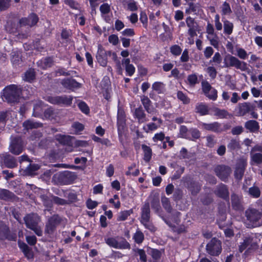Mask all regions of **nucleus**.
Returning a JSON list of instances; mask_svg holds the SVG:
<instances>
[{
    "mask_svg": "<svg viewBox=\"0 0 262 262\" xmlns=\"http://www.w3.org/2000/svg\"><path fill=\"white\" fill-rule=\"evenodd\" d=\"M231 168L227 165H219L214 168L216 175L222 181H226L231 173Z\"/></svg>",
    "mask_w": 262,
    "mask_h": 262,
    "instance_id": "obj_14",
    "label": "nucleus"
},
{
    "mask_svg": "<svg viewBox=\"0 0 262 262\" xmlns=\"http://www.w3.org/2000/svg\"><path fill=\"white\" fill-rule=\"evenodd\" d=\"M162 203L163 207L168 212H171L172 208L170 205V201L169 199L166 197L162 198Z\"/></svg>",
    "mask_w": 262,
    "mask_h": 262,
    "instance_id": "obj_49",
    "label": "nucleus"
},
{
    "mask_svg": "<svg viewBox=\"0 0 262 262\" xmlns=\"http://www.w3.org/2000/svg\"><path fill=\"white\" fill-rule=\"evenodd\" d=\"M38 67L42 70H46L49 67V57L42 58L37 62Z\"/></svg>",
    "mask_w": 262,
    "mask_h": 262,
    "instance_id": "obj_40",
    "label": "nucleus"
},
{
    "mask_svg": "<svg viewBox=\"0 0 262 262\" xmlns=\"http://www.w3.org/2000/svg\"><path fill=\"white\" fill-rule=\"evenodd\" d=\"M51 198L52 202L56 204L60 205L68 204V202L67 200L60 198L58 196H52Z\"/></svg>",
    "mask_w": 262,
    "mask_h": 262,
    "instance_id": "obj_55",
    "label": "nucleus"
},
{
    "mask_svg": "<svg viewBox=\"0 0 262 262\" xmlns=\"http://www.w3.org/2000/svg\"><path fill=\"white\" fill-rule=\"evenodd\" d=\"M130 214V211H129V210L121 211L118 214V216L117 217V221H125L127 219L128 216H129Z\"/></svg>",
    "mask_w": 262,
    "mask_h": 262,
    "instance_id": "obj_53",
    "label": "nucleus"
},
{
    "mask_svg": "<svg viewBox=\"0 0 262 262\" xmlns=\"http://www.w3.org/2000/svg\"><path fill=\"white\" fill-rule=\"evenodd\" d=\"M225 67H234L243 72H247L248 74L251 73V70L247 66L246 62L241 61L237 58L231 55H227L224 58Z\"/></svg>",
    "mask_w": 262,
    "mask_h": 262,
    "instance_id": "obj_5",
    "label": "nucleus"
},
{
    "mask_svg": "<svg viewBox=\"0 0 262 262\" xmlns=\"http://www.w3.org/2000/svg\"><path fill=\"white\" fill-rule=\"evenodd\" d=\"M187 81L188 84L190 86H194L196 83H198V76L195 74L189 75L187 77Z\"/></svg>",
    "mask_w": 262,
    "mask_h": 262,
    "instance_id": "obj_48",
    "label": "nucleus"
},
{
    "mask_svg": "<svg viewBox=\"0 0 262 262\" xmlns=\"http://www.w3.org/2000/svg\"><path fill=\"white\" fill-rule=\"evenodd\" d=\"M78 107L81 111L82 112L85 114H88L89 113L90 110L88 105L83 101L80 102L78 104Z\"/></svg>",
    "mask_w": 262,
    "mask_h": 262,
    "instance_id": "obj_64",
    "label": "nucleus"
},
{
    "mask_svg": "<svg viewBox=\"0 0 262 262\" xmlns=\"http://www.w3.org/2000/svg\"><path fill=\"white\" fill-rule=\"evenodd\" d=\"M177 97L180 100L182 101L184 104H188L190 102L189 98L182 91H178L177 92Z\"/></svg>",
    "mask_w": 262,
    "mask_h": 262,
    "instance_id": "obj_52",
    "label": "nucleus"
},
{
    "mask_svg": "<svg viewBox=\"0 0 262 262\" xmlns=\"http://www.w3.org/2000/svg\"><path fill=\"white\" fill-rule=\"evenodd\" d=\"M247 166V159L242 158L237 161L234 171V176L237 180H241Z\"/></svg>",
    "mask_w": 262,
    "mask_h": 262,
    "instance_id": "obj_15",
    "label": "nucleus"
},
{
    "mask_svg": "<svg viewBox=\"0 0 262 262\" xmlns=\"http://www.w3.org/2000/svg\"><path fill=\"white\" fill-rule=\"evenodd\" d=\"M142 148L144 152V160L146 162H149L152 156V150L151 148L145 144L142 145Z\"/></svg>",
    "mask_w": 262,
    "mask_h": 262,
    "instance_id": "obj_35",
    "label": "nucleus"
},
{
    "mask_svg": "<svg viewBox=\"0 0 262 262\" xmlns=\"http://www.w3.org/2000/svg\"><path fill=\"white\" fill-rule=\"evenodd\" d=\"M40 166L35 163H30L25 169H22L21 174L25 176H32L36 173Z\"/></svg>",
    "mask_w": 262,
    "mask_h": 262,
    "instance_id": "obj_22",
    "label": "nucleus"
},
{
    "mask_svg": "<svg viewBox=\"0 0 262 262\" xmlns=\"http://www.w3.org/2000/svg\"><path fill=\"white\" fill-rule=\"evenodd\" d=\"M10 152L15 155L20 154L24 149V142L20 137H15L11 141L9 145Z\"/></svg>",
    "mask_w": 262,
    "mask_h": 262,
    "instance_id": "obj_11",
    "label": "nucleus"
},
{
    "mask_svg": "<svg viewBox=\"0 0 262 262\" xmlns=\"http://www.w3.org/2000/svg\"><path fill=\"white\" fill-rule=\"evenodd\" d=\"M207 252L211 255H218L221 252V243L215 238H212L206 246Z\"/></svg>",
    "mask_w": 262,
    "mask_h": 262,
    "instance_id": "obj_13",
    "label": "nucleus"
},
{
    "mask_svg": "<svg viewBox=\"0 0 262 262\" xmlns=\"http://www.w3.org/2000/svg\"><path fill=\"white\" fill-rule=\"evenodd\" d=\"M150 220V208L149 204L148 203H145L142 208L141 223L144 225V226L150 230L151 231H154L155 228L153 226L151 223L149 221Z\"/></svg>",
    "mask_w": 262,
    "mask_h": 262,
    "instance_id": "obj_8",
    "label": "nucleus"
},
{
    "mask_svg": "<svg viewBox=\"0 0 262 262\" xmlns=\"http://www.w3.org/2000/svg\"><path fill=\"white\" fill-rule=\"evenodd\" d=\"M231 203L232 206L234 210L242 211L243 210V206L242 202V198L235 194L231 195Z\"/></svg>",
    "mask_w": 262,
    "mask_h": 262,
    "instance_id": "obj_25",
    "label": "nucleus"
},
{
    "mask_svg": "<svg viewBox=\"0 0 262 262\" xmlns=\"http://www.w3.org/2000/svg\"><path fill=\"white\" fill-rule=\"evenodd\" d=\"M40 198L46 207L45 210L49 211V197L47 194H41L40 196Z\"/></svg>",
    "mask_w": 262,
    "mask_h": 262,
    "instance_id": "obj_59",
    "label": "nucleus"
},
{
    "mask_svg": "<svg viewBox=\"0 0 262 262\" xmlns=\"http://www.w3.org/2000/svg\"><path fill=\"white\" fill-rule=\"evenodd\" d=\"M200 125L204 129L213 132L215 133H220L223 131L221 128V125L217 122H214L211 123H201Z\"/></svg>",
    "mask_w": 262,
    "mask_h": 262,
    "instance_id": "obj_21",
    "label": "nucleus"
},
{
    "mask_svg": "<svg viewBox=\"0 0 262 262\" xmlns=\"http://www.w3.org/2000/svg\"><path fill=\"white\" fill-rule=\"evenodd\" d=\"M133 238L136 243L141 244L144 239V235L140 230H138L135 233Z\"/></svg>",
    "mask_w": 262,
    "mask_h": 262,
    "instance_id": "obj_47",
    "label": "nucleus"
},
{
    "mask_svg": "<svg viewBox=\"0 0 262 262\" xmlns=\"http://www.w3.org/2000/svg\"><path fill=\"white\" fill-rule=\"evenodd\" d=\"M249 193L252 197L258 198L260 195V191L258 187L253 186L249 189Z\"/></svg>",
    "mask_w": 262,
    "mask_h": 262,
    "instance_id": "obj_45",
    "label": "nucleus"
},
{
    "mask_svg": "<svg viewBox=\"0 0 262 262\" xmlns=\"http://www.w3.org/2000/svg\"><path fill=\"white\" fill-rule=\"evenodd\" d=\"M73 137L69 135H62L60 134L56 135V139L61 144L63 145H71Z\"/></svg>",
    "mask_w": 262,
    "mask_h": 262,
    "instance_id": "obj_30",
    "label": "nucleus"
},
{
    "mask_svg": "<svg viewBox=\"0 0 262 262\" xmlns=\"http://www.w3.org/2000/svg\"><path fill=\"white\" fill-rule=\"evenodd\" d=\"M250 157L252 161L256 164H259L262 163V154L260 153H255L250 151Z\"/></svg>",
    "mask_w": 262,
    "mask_h": 262,
    "instance_id": "obj_44",
    "label": "nucleus"
},
{
    "mask_svg": "<svg viewBox=\"0 0 262 262\" xmlns=\"http://www.w3.org/2000/svg\"><path fill=\"white\" fill-rule=\"evenodd\" d=\"M224 32L225 34L230 35L232 33L233 29V24L230 21L225 19L223 20Z\"/></svg>",
    "mask_w": 262,
    "mask_h": 262,
    "instance_id": "obj_36",
    "label": "nucleus"
},
{
    "mask_svg": "<svg viewBox=\"0 0 262 262\" xmlns=\"http://www.w3.org/2000/svg\"><path fill=\"white\" fill-rule=\"evenodd\" d=\"M245 223L248 228L262 225V212L255 208H249L245 212Z\"/></svg>",
    "mask_w": 262,
    "mask_h": 262,
    "instance_id": "obj_2",
    "label": "nucleus"
},
{
    "mask_svg": "<svg viewBox=\"0 0 262 262\" xmlns=\"http://www.w3.org/2000/svg\"><path fill=\"white\" fill-rule=\"evenodd\" d=\"M15 196L14 193L5 189L0 190V199L5 201H9L13 200Z\"/></svg>",
    "mask_w": 262,
    "mask_h": 262,
    "instance_id": "obj_29",
    "label": "nucleus"
},
{
    "mask_svg": "<svg viewBox=\"0 0 262 262\" xmlns=\"http://www.w3.org/2000/svg\"><path fill=\"white\" fill-rule=\"evenodd\" d=\"M152 89L158 94L163 93L165 90V84L161 82H155L152 85Z\"/></svg>",
    "mask_w": 262,
    "mask_h": 262,
    "instance_id": "obj_41",
    "label": "nucleus"
},
{
    "mask_svg": "<svg viewBox=\"0 0 262 262\" xmlns=\"http://www.w3.org/2000/svg\"><path fill=\"white\" fill-rule=\"evenodd\" d=\"M0 166L8 168H14L17 166L16 159L8 152L0 154Z\"/></svg>",
    "mask_w": 262,
    "mask_h": 262,
    "instance_id": "obj_9",
    "label": "nucleus"
},
{
    "mask_svg": "<svg viewBox=\"0 0 262 262\" xmlns=\"http://www.w3.org/2000/svg\"><path fill=\"white\" fill-rule=\"evenodd\" d=\"M61 84L64 88L71 91L79 88L81 86L79 82L72 78H64L62 79L61 81Z\"/></svg>",
    "mask_w": 262,
    "mask_h": 262,
    "instance_id": "obj_20",
    "label": "nucleus"
},
{
    "mask_svg": "<svg viewBox=\"0 0 262 262\" xmlns=\"http://www.w3.org/2000/svg\"><path fill=\"white\" fill-rule=\"evenodd\" d=\"M222 61V57L219 52H216L212 59L209 61V63H211L212 62L215 63L216 64H219L221 63Z\"/></svg>",
    "mask_w": 262,
    "mask_h": 262,
    "instance_id": "obj_58",
    "label": "nucleus"
},
{
    "mask_svg": "<svg viewBox=\"0 0 262 262\" xmlns=\"http://www.w3.org/2000/svg\"><path fill=\"white\" fill-rule=\"evenodd\" d=\"M39 221V216L36 213L27 214L24 217V221L26 227L33 230L38 236H41L42 233L40 227L38 226Z\"/></svg>",
    "mask_w": 262,
    "mask_h": 262,
    "instance_id": "obj_6",
    "label": "nucleus"
},
{
    "mask_svg": "<svg viewBox=\"0 0 262 262\" xmlns=\"http://www.w3.org/2000/svg\"><path fill=\"white\" fill-rule=\"evenodd\" d=\"M186 26L188 28V34L191 37L196 36V31L198 30L199 25L194 19L190 16H188L186 18Z\"/></svg>",
    "mask_w": 262,
    "mask_h": 262,
    "instance_id": "obj_17",
    "label": "nucleus"
},
{
    "mask_svg": "<svg viewBox=\"0 0 262 262\" xmlns=\"http://www.w3.org/2000/svg\"><path fill=\"white\" fill-rule=\"evenodd\" d=\"M260 237L261 235L259 234H251L245 237L243 242L239 245V251L242 252L246 248L248 250L257 249Z\"/></svg>",
    "mask_w": 262,
    "mask_h": 262,
    "instance_id": "obj_4",
    "label": "nucleus"
},
{
    "mask_svg": "<svg viewBox=\"0 0 262 262\" xmlns=\"http://www.w3.org/2000/svg\"><path fill=\"white\" fill-rule=\"evenodd\" d=\"M161 125L157 124V123L150 122L143 127V130L148 133L150 132L155 130L158 128Z\"/></svg>",
    "mask_w": 262,
    "mask_h": 262,
    "instance_id": "obj_42",
    "label": "nucleus"
},
{
    "mask_svg": "<svg viewBox=\"0 0 262 262\" xmlns=\"http://www.w3.org/2000/svg\"><path fill=\"white\" fill-rule=\"evenodd\" d=\"M72 127L75 130V132L76 134L84 129V125L82 123L78 122L73 123Z\"/></svg>",
    "mask_w": 262,
    "mask_h": 262,
    "instance_id": "obj_63",
    "label": "nucleus"
},
{
    "mask_svg": "<svg viewBox=\"0 0 262 262\" xmlns=\"http://www.w3.org/2000/svg\"><path fill=\"white\" fill-rule=\"evenodd\" d=\"M21 91L15 84L6 86L3 90V98L9 103H14L19 101Z\"/></svg>",
    "mask_w": 262,
    "mask_h": 262,
    "instance_id": "obj_3",
    "label": "nucleus"
},
{
    "mask_svg": "<svg viewBox=\"0 0 262 262\" xmlns=\"http://www.w3.org/2000/svg\"><path fill=\"white\" fill-rule=\"evenodd\" d=\"M188 5L189 7L186 9V13L187 14H190L192 12L196 13L198 7L192 2L188 3Z\"/></svg>",
    "mask_w": 262,
    "mask_h": 262,
    "instance_id": "obj_60",
    "label": "nucleus"
},
{
    "mask_svg": "<svg viewBox=\"0 0 262 262\" xmlns=\"http://www.w3.org/2000/svg\"><path fill=\"white\" fill-rule=\"evenodd\" d=\"M245 127L251 132H257L259 128V124L255 120H249L246 122Z\"/></svg>",
    "mask_w": 262,
    "mask_h": 262,
    "instance_id": "obj_33",
    "label": "nucleus"
},
{
    "mask_svg": "<svg viewBox=\"0 0 262 262\" xmlns=\"http://www.w3.org/2000/svg\"><path fill=\"white\" fill-rule=\"evenodd\" d=\"M130 248V244L125 239H123L120 242H118L117 249H126Z\"/></svg>",
    "mask_w": 262,
    "mask_h": 262,
    "instance_id": "obj_62",
    "label": "nucleus"
},
{
    "mask_svg": "<svg viewBox=\"0 0 262 262\" xmlns=\"http://www.w3.org/2000/svg\"><path fill=\"white\" fill-rule=\"evenodd\" d=\"M150 254L155 260H159L162 255V251L156 249H151Z\"/></svg>",
    "mask_w": 262,
    "mask_h": 262,
    "instance_id": "obj_50",
    "label": "nucleus"
},
{
    "mask_svg": "<svg viewBox=\"0 0 262 262\" xmlns=\"http://www.w3.org/2000/svg\"><path fill=\"white\" fill-rule=\"evenodd\" d=\"M141 101L145 111L149 114L154 115L156 112V109L152 106L151 101L146 96L141 97Z\"/></svg>",
    "mask_w": 262,
    "mask_h": 262,
    "instance_id": "obj_24",
    "label": "nucleus"
},
{
    "mask_svg": "<svg viewBox=\"0 0 262 262\" xmlns=\"http://www.w3.org/2000/svg\"><path fill=\"white\" fill-rule=\"evenodd\" d=\"M206 37L210 41L211 45L213 46L215 48L219 47L218 37L215 32H214L212 34H207Z\"/></svg>",
    "mask_w": 262,
    "mask_h": 262,
    "instance_id": "obj_37",
    "label": "nucleus"
},
{
    "mask_svg": "<svg viewBox=\"0 0 262 262\" xmlns=\"http://www.w3.org/2000/svg\"><path fill=\"white\" fill-rule=\"evenodd\" d=\"M134 116L138 119L139 123H144L149 120L146 118V114L141 106L135 109Z\"/></svg>",
    "mask_w": 262,
    "mask_h": 262,
    "instance_id": "obj_27",
    "label": "nucleus"
},
{
    "mask_svg": "<svg viewBox=\"0 0 262 262\" xmlns=\"http://www.w3.org/2000/svg\"><path fill=\"white\" fill-rule=\"evenodd\" d=\"M170 52L174 56H179L182 52L181 47L177 45L172 46L170 48Z\"/></svg>",
    "mask_w": 262,
    "mask_h": 262,
    "instance_id": "obj_57",
    "label": "nucleus"
},
{
    "mask_svg": "<svg viewBox=\"0 0 262 262\" xmlns=\"http://www.w3.org/2000/svg\"><path fill=\"white\" fill-rule=\"evenodd\" d=\"M196 112L200 114L201 115H206L208 113V106L202 103L197 104L195 106Z\"/></svg>",
    "mask_w": 262,
    "mask_h": 262,
    "instance_id": "obj_38",
    "label": "nucleus"
},
{
    "mask_svg": "<svg viewBox=\"0 0 262 262\" xmlns=\"http://www.w3.org/2000/svg\"><path fill=\"white\" fill-rule=\"evenodd\" d=\"M42 126V124L41 123L34 122L31 120H27L24 122L23 127L27 129H32L33 128H38Z\"/></svg>",
    "mask_w": 262,
    "mask_h": 262,
    "instance_id": "obj_32",
    "label": "nucleus"
},
{
    "mask_svg": "<svg viewBox=\"0 0 262 262\" xmlns=\"http://www.w3.org/2000/svg\"><path fill=\"white\" fill-rule=\"evenodd\" d=\"M73 98L72 96L67 95L50 97V103L58 105L70 106L72 104Z\"/></svg>",
    "mask_w": 262,
    "mask_h": 262,
    "instance_id": "obj_16",
    "label": "nucleus"
},
{
    "mask_svg": "<svg viewBox=\"0 0 262 262\" xmlns=\"http://www.w3.org/2000/svg\"><path fill=\"white\" fill-rule=\"evenodd\" d=\"M17 235L10 231L9 227L4 222L0 221V240L16 241Z\"/></svg>",
    "mask_w": 262,
    "mask_h": 262,
    "instance_id": "obj_10",
    "label": "nucleus"
},
{
    "mask_svg": "<svg viewBox=\"0 0 262 262\" xmlns=\"http://www.w3.org/2000/svg\"><path fill=\"white\" fill-rule=\"evenodd\" d=\"M42 136V134L39 130H36L32 132L29 137V140L31 141L38 140Z\"/></svg>",
    "mask_w": 262,
    "mask_h": 262,
    "instance_id": "obj_51",
    "label": "nucleus"
},
{
    "mask_svg": "<svg viewBox=\"0 0 262 262\" xmlns=\"http://www.w3.org/2000/svg\"><path fill=\"white\" fill-rule=\"evenodd\" d=\"M215 194L219 197L226 199L229 196V192L226 185H220L215 191Z\"/></svg>",
    "mask_w": 262,
    "mask_h": 262,
    "instance_id": "obj_28",
    "label": "nucleus"
},
{
    "mask_svg": "<svg viewBox=\"0 0 262 262\" xmlns=\"http://www.w3.org/2000/svg\"><path fill=\"white\" fill-rule=\"evenodd\" d=\"M11 61L13 66H18L21 60V52L19 51H12L11 53Z\"/></svg>",
    "mask_w": 262,
    "mask_h": 262,
    "instance_id": "obj_34",
    "label": "nucleus"
},
{
    "mask_svg": "<svg viewBox=\"0 0 262 262\" xmlns=\"http://www.w3.org/2000/svg\"><path fill=\"white\" fill-rule=\"evenodd\" d=\"M228 148L231 150H235L240 148V144L238 140L232 139L227 145Z\"/></svg>",
    "mask_w": 262,
    "mask_h": 262,
    "instance_id": "obj_43",
    "label": "nucleus"
},
{
    "mask_svg": "<svg viewBox=\"0 0 262 262\" xmlns=\"http://www.w3.org/2000/svg\"><path fill=\"white\" fill-rule=\"evenodd\" d=\"M74 71H68L67 72L66 69L64 68H59L55 71V76H70L73 74Z\"/></svg>",
    "mask_w": 262,
    "mask_h": 262,
    "instance_id": "obj_56",
    "label": "nucleus"
},
{
    "mask_svg": "<svg viewBox=\"0 0 262 262\" xmlns=\"http://www.w3.org/2000/svg\"><path fill=\"white\" fill-rule=\"evenodd\" d=\"M18 246L23 252L25 257L28 259L33 258L34 257L32 249L24 242H18Z\"/></svg>",
    "mask_w": 262,
    "mask_h": 262,
    "instance_id": "obj_26",
    "label": "nucleus"
},
{
    "mask_svg": "<svg viewBox=\"0 0 262 262\" xmlns=\"http://www.w3.org/2000/svg\"><path fill=\"white\" fill-rule=\"evenodd\" d=\"M36 72L34 69H29L24 74L23 80L25 81L32 83L35 79Z\"/></svg>",
    "mask_w": 262,
    "mask_h": 262,
    "instance_id": "obj_31",
    "label": "nucleus"
},
{
    "mask_svg": "<svg viewBox=\"0 0 262 262\" xmlns=\"http://www.w3.org/2000/svg\"><path fill=\"white\" fill-rule=\"evenodd\" d=\"M111 56H112V59L115 63L116 68L117 72L119 74H122V71H123V69L121 67V62L119 60V59H118L117 54L115 52H113V53L111 52Z\"/></svg>",
    "mask_w": 262,
    "mask_h": 262,
    "instance_id": "obj_39",
    "label": "nucleus"
},
{
    "mask_svg": "<svg viewBox=\"0 0 262 262\" xmlns=\"http://www.w3.org/2000/svg\"><path fill=\"white\" fill-rule=\"evenodd\" d=\"M38 17L36 14L31 13L27 17H22L17 23L9 20L7 23L6 28L10 33H16L21 27H33L38 23Z\"/></svg>",
    "mask_w": 262,
    "mask_h": 262,
    "instance_id": "obj_1",
    "label": "nucleus"
},
{
    "mask_svg": "<svg viewBox=\"0 0 262 262\" xmlns=\"http://www.w3.org/2000/svg\"><path fill=\"white\" fill-rule=\"evenodd\" d=\"M206 145L210 148L214 146L216 143V140L214 136H208L206 137Z\"/></svg>",
    "mask_w": 262,
    "mask_h": 262,
    "instance_id": "obj_54",
    "label": "nucleus"
},
{
    "mask_svg": "<svg viewBox=\"0 0 262 262\" xmlns=\"http://www.w3.org/2000/svg\"><path fill=\"white\" fill-rule=\"evenodd\" d=\"M254 107L249 102L239 103L237 107V115L243 116L253 111Z\"/></svg>",
    "mask_w": 262,
    "mask_h": 262,
    "instance_id": "obj_19",
    "label": "nucleus"
},
{
    "mask_svg": "<svg viewBox=\"0 0 262 262\" xmlns=\"http://www.w3.org/2000/svg\"><path fill=\"white\" fill-rule=\"evenodd\" d=\"M111 55V51H106L99 47L96 55V58L101 66L105 67L107 63V56Z\"/></svg>",
    "mask_w": 262,
    "mask_h": 262,
    "instance_id": "obj_18",
    "label": "nucleus"
},
{
    "mask_svg": "<svg viewBox=\"0 0 262 262\" xmlns=\"http://www.w3.org/2000/svg\"><path fill=\"white\" fill-rule=\"evenodd\" d=\"M105 243L110 247L117 249V246L118 245V241L115 238L109 237L105 238Z\"/></svg>",
    "mask_w": 262,
    "mask_h": 262,
    "instance_id": "obj_61",
    "label": "nucleus"
},
{
    "mask_svg": "<svg viewBox=\"0 0 262 262\" xmlns=\"http://www.w3.org/2000/svg\"><path fill=\"white\" fill-rule=\"evenodd\" d=\"M117 125L119 134L121 133L125 124V115L124 111L121 108H119L117 116Z\"/></svg>",
    "mask_w": 262,
    "mask_h": 262,
    "instance_id": "obj_23",
    "label": "nucleus"
},
{
    "mask_svg": "<svg viewBox=\"0 0 262 262\" xmlns=\"http://www.w3.org/2000/svg\"><path fill=\"white\" fill-rule=\"evenodd\" d=\"M201 85L202 91L206 97L213 101H215L217 99V90L213 88L207 81H202Z\"/></svg>",
    "mask_w": 262,
    "mask_h": 262,
    "instance_id": "obj_12",
    "label": "nucleus"
},
{
    "mask_svg": "<svg viewBox=\"0 0 262 262\" xmlns=\"http://www.w3.org/2000/svg\"><path fill=\"white\" fill-rule=\"evenodd\" d=\"M76 178L77 176L75 172L65 171L54 174L52 178V181L55 184L67 185L73 183Z\"/></svg>",
    "mask_w": 262,
    "mask_h": 262,
    "instance_id": "obj_7",
    "label": "nucleus"
},
{
    "mask_svg": "<svg viewBox=\"0 0 262 262\" xmlns=\"http://www.w3.org/2000/svg\"><path fill=\"white\" fill-rule=\"evenodd\" d=\"M222 14L223 15H230L232 13V10L230 6L227 2H224L222 7Z\"/></svg>",
    "mask_w": 262,
    "mask_h": 262,
    "instance_id": "obj_46",
    "label": "nucleus"
}]
</instances>
